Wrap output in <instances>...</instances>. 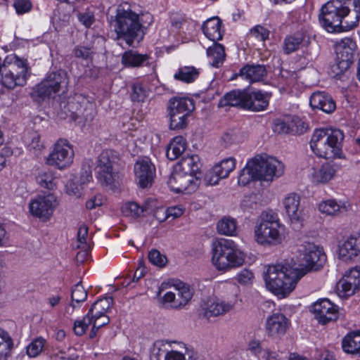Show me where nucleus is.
<instances>
[{
    "instance_id": "obj_1",
    "label": "nucleus",
    "mask_w": 360,
    "mask_h": 360,
    "mask_svg": "<svg viewBox=\"0 0 360 360\" xmlns=\"http://www.w3.org/2000/svg\"><path fill=\"white\" fill-rule=\"evenodd\" d=\"M359 18V0H330L321 7L319 15L321 26L328 32L352 30Z\"/></svg>"
},
{
    "instance_id": "obj_2",
    "label": "nucleus",
    "mask_w": 360,
    "mask_h": 360,
    "mask_svg": "<svg viewBox=\"0 0 360 360\" xmlns=\"http://www.w3.org/2000/svg\"><path fill=\"white\" fill-rule=\"evenodd\" d=\"M306 272L297 271L289 265L277 264L268 266L264 275L266 288L281 298L288 296Z\"/></svg>"
},
{
    "instance_id": "obj_3",
    "label": "nucleus",
    "mask_w": 360,
    "mask_h": 360,
    "mask_svg": "<svg viewBox=\"0 0 360 360\" xmlns=\"http://www.w3.org/2000/svg\"><path fill=\"white\" fill-rule=\"evenodd\" d=\"M284 172L283 163L274 158L266 159L255 157L249 161L240 170L238 175V184L246 186L252 180L270 182L278 178Z\"/></svg>"
},
{
    "instance_id": "obj_4",
    "label": "nucleus",
    "mask_w": 360,
    "mask_h": 360,
    "mask_svg": "<svg viewBox=\"0 0 360 360\" xmlns=\"http://www.w3.org/2000/svg\"><path fill=\"white\" fill-rule=\"evenodd\" d=\"M343 132L338 129H316L312 135L310 147L313 153L325 159L342 158Z\"/></svg>"
},
{
    "instance_id": "obj_5",
    "label": "nucleus",
    "mask_w": 360,
    "mask_h": 360,
    "mask_svg": "<svg viewBox=\"0 0 360 360\" xmlns=\"http://www.w3.org/2000/svg\"><path fill=\"white\" fill-rule=\"evenodd\" d=\"M120 160L119 153L112 149L103 150L98 155L96 160V176L102 186L114 189L120 186L121 177L115 168Z\"/></svg>"
},
{
    "instance_id": "obj_6",
    "label": "nucleus",
    "mask_w": 360,
    "mask_h": 360,
    "mask_svg": "<svg viewBox=\"0 0 360 360\" xmlns=\"http://www.w3.org/2000/svg\"><path fill=\"white\" fill-rule=\"evenodd\" d=\"M2 85L9 89L26 84L29 74V67L25 60L15 55L6 57L0 69Z\"/></svg>"
},
{
    "instance_id": "obj_7",
    "label": "nucleus",
    "mask_w": 360,
    "mask_h": 360,
    "mask_svg": "<svg viewBox=\"0 0 360 360\" xmlns=\"http://www.w3.org/2000/svg\"><path fill=\"white\" fill-rule=\"evenodd\" d=\"M68 84V77L66 71L58 70L49 72L45 78L35 85L30 93L34 101L41 102L51 98L60 91H64Z\"/></svg>"
},
{
    "instance_id": "obj_8",
    "label": "nucleus",
    "mask_w": 360,
    "mask_h": 360,
    "mask_svg": "<svg viewBox=\"0 0 360 360\" xmlns=\"http://www.w3.org/2000/svg\"><path fill=\"white\" fill-rule=\"evenodd\" d=\"M245 255L232 240H224L214 246L212 262L219 271H226L243 265Z\"/></svg>"
},
{
    "instance_id": "obj_9",
    "label": "nucleus",
    "mask_w": 360,
    "mask_h": 360,
    "mask_svg": "<svg viewBox=\"0 0 360 360\" xmlns=\"http://www.w3.org/2000/svg\"><path fill=\"white\" fill-rule=\"evenodd\" d=\"M113 26L117 35L123 37L129 46L141 32L139 16L131 9L121 6L117 9Z\"/></svg>"
},
{
    "instance_id": "obj_10",
    "label": "nucleus",
    "mask_w": 360,
    "mask_h": 360,
    "mask_svg": "<svg viewBox=\"0 0 360 360\" xmlns=\"http://www.w3.org/2000/svg\"><path fill=\"white\" fill-rule=\"evenodd\" d=\"M356 50V42L352 38L341 39L335 45L336 64L333 71L337 75L346 71L352 64Z\"/></svg>"
},
{
    "instance_id": "obj_11",
    "label": "nucleus",
    "mask_w": 360,
    "mask_h": 360,
    "mask_svg": "<svg viewBox=\"0 0 360 360\" xmlns=\"http://www.w3.org/2000/svg\"><path fill=\"white\" fill-rule=\"evenodd\" d=\"M298 251L303 255L305 268L297 269V271H303L307 274L309 271H318L326 262V255L323 248L314 243L305 242L300 245Z\"/></svg>"
},
{
    "instance_id": "obj_12",
    "label": "nucleus",
    "mask_w": 360,
    "mask_h": 360,
    "mask_svg": "<svg viewBox=\"0 0 360 360\" xmlns=\"http://www.w3.org/2000/svg\"><path fill=\"white\" fill-rule=\"evenodd\" d=\"M74 151L66 139H59L51 153L46 158V164L63 169L68 167L73 160Z\"/></svg>"
},
{
    "instance_id": "obj_13",
    "label": "nucleus",
    "mask_w": 360,
    "mask_h": 360,
    "mask_svg": "<svg viewBox=\"0 0 360 360\" xmlns=\"http://www.w3.org/2000/svg\"><path fill=\"white\" fill-rule=\"evenodd\" d=\"M57 205V198L49 193L32 199L29 203V210L32 215L45 222L51 218Z\"/></svg>"
},
{
    "instance_id": "obj_14",
    "label": "nucleus",
    "mask_w": 360,
    "mask_h": 360,
    "mask_svg": "<svg viewBox=\"0 0 360 360\" xmlns=\"http://www.w3.org/2000/svg\"><path fill=\"white\" fill-rule=\"evenodd\" d=\"M199 177L184 173L174 169V172L167 181L171 190L176 193H191L198 186Z\"/></svg>"
},
{
    "instance_id": "obj_15",
    "label": "nucleus",
    "mask_w": 360,
    "mask_h": 360,
    "mask_svg": "<svg viewBox=\"0 0 360 360\" xmlns=\"http://www.w3.org/2000/svg\"><path fill=\"white\" fill-rule=\"evenodd\" d=\"M134 170L139 187L146 188L152 186L155 176V167L149 158L138 160L134 165Z\"/></svg>"
},
{
    "instance_id": "obj_16",
    "label": "nucleus",
    "mask_w": 360,
    "mask_h": 360,
    "mask_svg": "<svg viewBox=\"0 0 360 360\" xmlns=\"http://www.w3.org/2000/svg\"><path fill=\"white\" fill-rule=\"evenodd\" d=\"M233 309V304L217 298L204 300L200 305V315L207 319L221 316Z\"/></svg>"
},
{
    "instance_id": "obj_17",
    "label": "nucleus",
    "mask_w": 360,
    "mask_h": 360,
    "mask_svg": "<svg viewBox=\"0 0 360 360\" xmlns=\"http://www.w3.org/2000/svg\"><path fill=\"white\" fill-rule=\"evenodd\" d=\"M236 163V159L232 157L222 160L206 174L205 176V183L208 185H215L218 184L221 179L227 178L229 174L235 169Z\"/></svg>"
},
{
    "instance_id": "obj_18",
    "label": "nucleus",
    "mask_w": 360,
    "mask_h": 360,
    "mask_svg": "<svg viewBox=\"0 0 360 360\" xmlns=\"http://www.w3.org/2000/svg\"><path fill=\"white\" fill-rule=\"evenodd\" d=\"M312 311L318 321L325 325L338 319V307L328 299H321L312 306Z\"/></svg>"
},
{
    "instance_id": "obj_19",
    "label": "nucleus",
    "mask_w": 360,
    "mask_h": 360,
    "mask_svg": "<svg viewBox=\"0 0 360 360\" xmlns=\"http://www.w3.org/2000/svg\"><path fill=\"white\" fill-rule=\"evenodd\" d=\"M176 292H166L162 297V300L165 303H170L172 308L180 309L189 302L193 293L191 288L185 284L176 288Z\"/></svg>"
},
{
    "instance_id": "obj_20",
    "label": "nucleus",
    "mask_w": 360,
    "mask_h": 360,
    "mask_svg": "<svg viewBox=\"0 0 360 360\" xmlns=\"http://www.w3.org/2000/svg\"><path fill=\"white\" fill-rule=\"evenodd\" d=\"M289 326V320L281 313H274L266 320V332L269 336L274 338L284 335Z\"/></svg>"
},
{
    "instance_id": "obj_21",
    "label": "nucleus",
    "mask_w": 360,
    "mask_h": 360,
    "mask_svg": "<svg viewBox=\"0 0 360 360\" xmlns=\"http://www.w3.org/2000/svg\"><path fill=\"white\" fill-rule=\"evenodd\" d=\"M281 226H257L255 238L257 243L262 245H277L281 243L284 236Z\"/></svg>"
},
{
    "instance_id": "obj_22",
    "label": "nucleus",
    "mask_w": 360,
    "mask_h": 360,
    "mask_svg": "<svg viewBox=\"0 0 360 360\" xmlns=\"http://www.w3.org/2000/svg\"><path fill=\"white\" fill-rule=\"evenodd\" d=\"M338 257L345 262L360 258V236H350L338 244Z\"/></svg>"
},
{
    "instance_id": "obj_23",
    "label": "nucleus",
    "mask_w": 360,
    "mask_h": 360,
    "mask_svg": "<svg viewBox=\"0 0 360 360\" xmlns=\"http://www.w3.org/2000/svg\"><path fill=\"white\" fill-rule=\"evenodd\" d=\"M271 94L260 90L248 92L246 94L245 110L254 112L264 110L267 108Z\"/></svg>"
},
{
    "instance_id": "obj_24",
    "label": "nucleus",
    "mask_w": 360,
    "mask_h": 360,
    "mask_svg": "<svg viewBox=\"0 0 360 360\" xmlns=\"http://www.w3.org/2000/svg\"><path fill=\"white\" fill-rule=\"evenodd\" d=\"M283 205L292 224H297L302 221L300 197L299 195L295 193L288 194L283 200Z\"/></svg>"
},
{
    "instance_id": "obj_25",
    "label": "nucleus",
    "mask_w": 360,
    "mask_h": 360,
    "mask_svg": "<svg viewBox=\"0 0 360 360\" xmlns=\"http://www.w3.org/2000/svg\"><path fill=\"white\" fill-rule=\"evenodd\" d=\"M309 104L313 109L321 110L328 114L332 113L336 108V103L332 96L324 91L313 93Z\"/></svg>"
},
{
    "instance_id": "obj_26",
    "label": "nucleus",
    "mask_w": 360,
    "mask_h": 360,
    "mask_svg": "<svg viewBox=\"0 0 360 360\" xmlns=\"http://www.w3.org/2000/svg\"><path fill=\"white\" fill-rule=\"evenodd\" d=\"M267 71L266 67L259 64H247L243 66L236 77L239 76L242 79L247 80L250 84L260 82L266 76Z\"/></svg>"
},
{
    "instance_id": "obj_27",
    "label": "nucleus",
    "mask_w": 360,
    "mask_h": 360,
    "mask_svg": "<svg viewBox=\"0 0 360 360\" xmlns=\"http://www.w3.org/2000/svg\"><path fill=\"white\" fill-rule=\"evenodd\" d=\"M202 30L206 37L214 43L223 38L222 21L219 17H212L207 20L203 23Z\"/></svg>"
},
{
    "instance_id": "obj_28",
    "label": "nucleus",
    "mask_w": 360,
    "mask_h": 360,
    "mask_svg": "<svg viewBox=\"0 0 360 360\" xmlns=\"http://www.w3.org/2000/svg\"><path fill=\"white\" fill-rule=\"evenodd\" d=\"M195 107L193 101L187 98L174 97L169 101L168 114L191 115Z\"/></svg>"
},
{
    "instance_id": "obj_29",
    "label": "nucleus",
    "mask_w": 360,
    "mask_h": 360,
    "mask_svg": "<svg viewBox=\"0 0 360 360\" xmlns=\"http://www.w3.org/2000/svg\"><path fill=\"white\" fill-rule=\"evenodd\" d=\"M247 91L233 90L226 94L219 101V106H233L245 109Z\"/></svg>"
},
{
    "instance_id": "obj_30",
    "label": "nucleus",
    "mask_w": 360,
    "mask_h": 360,
    "mask_svg": "<svg viewBox=\"0 0 360 360\" xmlns=\"http://www.w3.org/2000/svg\"><path fill=\"white\" fill-rule=\"evenodd\" d=\"M200 158L198 155H188L181 159L175 169L186 174L197 176V174L200 172Z\"/></svg>"
},
{
    "instance_id": "obj_31",
    "label": "nucleus",
    "mask_w": 360,
    "mask_h": 360,
    "mask_svg": "<svg viewBox=\"0 0 360 360\" xmlns=\"http://www.w3.org/2000/svg\"><path fill=\"white\" fill-rule=\"evenodd\" d=\"M149 59L148 54H141L137 51L129 50L123 53L121 63L126 68H139Z\"/></svg>"
},
{
    "instance_id": "obj_32",
    "label": "nucleus",
    "mask_w": 360,
    "mask_h": 360,
    "mask_svg": "<svg viewBox=\"0 0 360 360\" xmlns=\"http://www.w3.org/2000/svg\"><path fill=\"white\" fill-rule=\"evenodd\" d=\"M344 352L352 354H360V330L349 333L342 340Z\"/></svg>"
},
{
    "instance_id": "obj_33",
    "label": "nucleus",
    "mask_w": 360,
    "mask_h": 360,
    "mask_svg": "<svg viewBox=\"0 0 360 360\" xmlns=\"http://www.w3.org/2000/svg\"><path fill=\"white\" fill-rule=\"evenodd\" d=\"M165 360H202L199 358L198 354L193 350H189L184 345L180 346V350L167 352L165 354Z\"/></svg>"
},
{
    "instance_id": "obj_34",
    "label": "nucleus",
    "mask_w": 360,
    "mask_h": 360,
    "mask_svg": "<svg viewBox=\"0 0 360 360\" xmlns=\"http://www.w3.org/2000/svg\"><path fill=\"white\" fill-rule=\"evenodd\" d=\"M186 143L185 139L181 136L174 137L168 146L166 155L170 160L178 158L185 150Z\"/></svg>"
},
{
    "instance_id": "obj_35",
    "label": "nucleus",
    "mask_w": 360,
    "mask_h": 360,
    "mask_svg": "<svg viewBox=\"0 0 360 360\" xmlns=\"http://www.w3.org/2000/svg\"><path fill=\"white\" fill-rule=\"evenodd\" d=\"M207 55L210 58V63L212 66L219 68L225 59L224 47L218 43H214L212 46L207 49Z\"/></svg>"
},
{
    "instance_id": "obj_36",
    "label": "nucleus",
    "mask_w": 360,
    "mask_h": 360,
    "mask_svg": "<svg viewBox=\"0 0 360 360\" xmlns=\"http://www.w3.org/2000/svg\"><path fill=\"white\" fill-rule=\"evenodd\" d=\"M336 172L335 167L329 163L323 164L321 168L314 172L312 181L316 184H325L332 179Z\"/></svg>"
},
{
    "instance_id": "obj_37",
    "label": "nucleus",
    "mask_w": 360,
    "mask_h": 360,
    "mask_svg": "<svg viewBox=\"0 0 360 360\" xmlns=\"http://www.w3.org/2000/svg\"><path fill=\"white\" fill-rule=\"evenodd\" d=\"M112 304L113 299L112 297H105L98 299L92 304L88 311V314L91 316V318H98L101 315H105Z\"/></svg>"
},
{
    "instance_id": "obj_38",
    "label": "nucleus",
    "mask_w": 360,
    "mask_h": 360,
    "mask_svg": "<svg viewBox=\"0 0 360 360\" xmlns=\"http://www.w3.org/2000/svg\"><path fill=\"white\" fill-rule=\"evenodd\" d=\"M87 291L82 286L81 281L75 285L71 293L72 302L66 309V312L70 314H72L77 307L75 303L79 304L84 302L87 298Z\"/></svg>"
},
{
    "instance_id": "obj_39",
    "label": "nucleus",
    "mask_w": 360,
    "mask_h": 360,
    "mask_svg": "<svg viewBox=\"0 0 360 360\" xmlns=\"http://www.w3.org/2000/svg\"><path fill=\"white\" fill-rule=\"evenodd\" d=\"M200 71L193 66H184L179 68L174 74L175 79L185 82L191 83L194 82L199 76Z\"/></svg>"
},
{
    "instance_id": "obj_40",
    "label": "nucleus",
    "mask_w": 360,
    "mask_h": 360,
    "mask_svg": "<svg viewBox=\"0 0 360 360\" xmlns=\"http://www.w3.org/2000/svg\"><path fill=\"white\" fill-rule=\"evenodd\" d=\"M319 209L322 213L328 215L337 216L347 211L345 205H340L333 200H328L321 202Z\"/></svg>"
},
{
    "instance_id": "obj_41",
    "label": "nucleus",
    "mask_w": 360,
    "mask_h": 360,
    "mask_svg": "<svg viewBox=\"0 0 360 360\" xmlns=\"http://www.w3.org/2000/svg\"><path fill=\"white\" fill-rule=\"evenodd\" d=\"M36 181L41 187L49 190L56 187L54 173L50 169H41L36 176Z\"/></svg>"
},
{
    "instance_id": "obj_42",
    "label": "nucleus",
    "mask_w": 360,
    "mask_h": 360,
    "mask_svg": "<svg viewBox=\"0 0 360 360\" xmlns=\"http://www.w3.org/2000/svg\"><path fill=\"white\" fill-rule=\"evenodd\" d=\"M304 35L302 33H296L293 35L287 37L283 43V51L286 54H290L300 49L304 40Z\"/></svg>"
},
{
    "instance_id": "obj_43",
    "label": "nucleus",
    "mask_w": 360,
    "mask_h": 360,
    "mask_svg": "<svg viewBox=\"0 0 360 360\" xmlns=\"http://www.w3.org/2000/svg\"><path fill=\"white\" fill-rule=\"evenodd\" d=\"M65 192L68 195L75 198H79L83 195L84 186L79 184L77 176H71L65 185Z\"/></svg>"
},
{
    "instance_id": "obj_44",
    "label": "nucleus",
    "mask_w": 360,
    "mask_h": 360,
    "mask_svg": "<svg viewBox=\"0 0 360 360\" xmlns=\"http://www.w3.org/2000/svg\"><path fill=\"white\" fill-rule=\"evenodd\" d=\"M147 206H140L135 202H127L122 207V212L126 217L131 218L140 217L143 215V212L146 211Z\"/></svg>"
},
{
    "instance_id": "obj_45",
    "label": "nucleus",
    "mask_w": 360,
    "mask_h": 360,
    "mask_svg": "<svg viewBox=\"0 0 360 360\" xmlns=\"http://www.w3.org/2000/svg\"><path fill=\"white\" fill-rule=\"evenodd\" d=\"M13 345V340L8 333L0 328V360L7 358Z\"/></svg>"
},
{
    "instance_id": "obj_46",
    "label": "nucleus",
    "mask_w": 360,
    "mask_h": 360,
    "mask_svg": "<svg viewBox=\"0 0 360 360\" xmlns=\"http://www.w3.org/2000/svg\"><path fill=\"white\" fill-rule=\"evenodd\" d=\"M189 115L184 114H168L169 117V129L172 130H179L186 128L188 124V117Z\"/></svg>"
},
{
    "instance_id": "obj_47",
    "label": "nucleus",
    "mask_w": 360,
    "mask_h": 360,
    "mask_svg": "<svg viewBox=\"0 0 360 360\" xmlns=\"http://www.w3.org/2000/svg\"><path fill=\"white\" fill-rule=\"evenodd\" d=\"M148 96V91L141 83L134 84L131 95L133 101L143 102Z\"/></svg>"
},
{
    "instance_id": "obj_48",
    "label": "nucleus",
    "mask_w": 360,
    "mask_h": 360,
    "mask_svg": "<svg viewBox=\"0 0 360 360\" xmlns=\"http://www.w3.org/2000/svg\"><path fill=\"white\" fill-rule=\"evenodd\" d=\"M288 122L290 134H301L307 130V124L299 117L294 116Z\"/></svg>"
},
{
    "instance_id": "obj_49",
    "label": "nucleus",
    "mask_w": 360,
    "mask_h": 360,
    "mask_svg": "<svg viewBox=\"0 0 360 360\" xmlns=\"http://www.w3.org/2000/svg\"><path fill=\"white\" fill-rule=\"evenodd\" d=\"M45 343V340L42 338L34 339L27 347V354L30 357L37 356L42 351Z\"/></svg>"
},
{
    "instance_id": "obj_50",
    "label": "nucleus",
    "mask_w": 360,
    "mask_h": 360,
    "mask_svg": "<svg viewBox=\"0 0 360 360\" xmlns=\"http://www.w3.org/2000/svg\"><path fill=\"white\" fill-rule=\"evenodd\" d=\"M259 225H266L268 224L280 225L278 214L272 210L263 211L259 216Z\"/></svg>"
},
{
    "instance_id": "obj_51",
    "label": "nucleus",
    "mask_w": 360,
    "mask_h": 360,
    "mask_svg": "<svg viewBox=\"0 0 360 360\" xmlns=\"http://www.w3.org/2000/svg\"><path fill=\"white\" fill-rule=\"evenodd\" d=\"M92 321L93 318L88 313L82 320L75 321L73 328L75 333L79 336L84 335Z\"/></svg>"
},
{
    "instance_id": "obj_52",
    "label": "nucleus",
    "mask_w": 360,
    "mask_h": 360,
    "mask_svg": "<svg viewBox=\"0 0 360 360\" xmlns=\"http://www.w3.org/2000/svg\"><path fill=\"white\" fill-rule=\"evenodd\" d=\"M148 257L150 262L159 267H163L167 263V257L161 254L160 252L156 249L151 250L148 252Z\"/></svg>"
},
{
    "instance_id": "obj_53",
    "label": "nucleus",
    "mask_w": 360,
    "mask_h": 360,
    "mask_svg": "<svg viewBox=\"0 0 360 360\" xmlns=\"http://www.w3.org/2000/svg\"><path fill=\"white\" fill-rule=\"evenodd\" d=\"M338 289L340 291V295L342 297H349L359 290V288L354 286L352 283L342 278L338 283Z\"/></svg>"
},
{
    "instance_id": "obj_54",
    "label": "nucleus",
    "mask_w": 360,
    "mask_h": 360,
    "mask_svg": "<svg viewBox=\"0 0 360 360\" xmlns=\"http://www.w3.org/2000/svg\"><path fill=\"white\" fill-rule=\"evenodd\" d=\"M72 53L77 58L89 60L92 58L94 51L89 46H76L72 50Z\"/></svg>"
},
{
    "instance_id": "obj_55",
    "label": "nucleus",
    "mask_w": 360,
    "mask_h": 360,
    "mask_svg": "<svg viewBox=\"0 0 360 360\" xmlns=\"http://www.w3.org/2000/svg\"><path fill=\"white\" fill-rule=\"evenodd\" d=\"M342 279L345 280L353 284L354 286H356L359 289L360 288V268L355 267L351 269L348 272H347Z\"/></svg>"
},
{
    "instance_id": "obj_56",
    "label": "nucleus",
    "mask_w": 360,
    "mask_h": 360,
    "mask_svg": "<svg viewBox=\"0 0 360 360\" xmlns=\"http://www.w3.org/2000/svg\"><path fill=\"white\" fill-rule=\"evenodd\" d=\"M88 226H79L77 231L76 245H89L91 246V236L88 234Z\"/></svg>"
},
{
    "instance_id": "obj_57",
    "label": "nucleus",
    "mask_w": 360,
    "mask_h": 360,
    "mask_svg": "<svg viewBox=\"0 0 360 360\" xmlns=\"http://www.w3.org/2000/svg\"><path fill=\"white\" fill-rule=\"evenodd\" d=\"M236 279L240 285H250L254 279V274L248 269H243L237 274Z\"/></svg>"
},
{
    "instance_id": "obj_58",
    "label": "nucleus",
    "mask_w": 360,
    "mask_h": 360,
    "mask_svg": "<svg viewBox=\"0 0 360 360\" xmlns=\"http://www.w3.org/2000/svg\"><path fill=\"white\" fill-rule=\"evenodd\" d=\"M79 182L83 186L92 181V171L89 165H84L78 176Z\"/></svg>"
},
{
    "instance_id": "obj_59",
    "label": "nucleus",
    "mask_w": 360,
    "mask_h": 360,
    "mask_svg": "<svg viewBox=\"0 0 360 360\" xmlns=\"http://www.w3.org/2000/svg\"><path fill=\"white\" fill-rule=\"evenodd\" d=\"M250 34L259 41H265L269 38V31L261 25H256L251 29Z\"/></svg>"
},
{
    "instance_id": "obj_60",
    "label": "nucleus",
    "mask_w": 360,
    "mask_h": 360,
    "mask_svg": "<svg viewBox=\"0 0 360 360\" xmlns=\"http://www.w3.org/2000/svg\"><path fill=\"white\" fill-rule=\"evenodd\" d=\"M13 6L18 14H24L30 11L32 3L30 0H15Z\"/></svg>"
},
{
    "instance_id": "obj_61",
    "label": "nucleus",
    "mask_w": 360,
    "mask_h": 360,
    "mask_svg": "<svg viewBox=\"0 0 360 360\" xmlns=\"http://www.w3.org/2000/svg\"><path fill=\"white\" fill-rule=\"evenodd\" d=\"M76 248L79 249L80 250L77 253L76 255V261L77 263H83L86 260L90 250L91 249V246L89 245H76Z\"/></svg>"
},
{
    "instance_id": "obj_62",
    "label": "nucleus",
    "mask_w": 360,
    "mask_h": 360,
    "mask_svg": "<svg viewBox=\"0 0 360 360\" xmlns=\"http://www.w3.org/2000/svg\"><path fill=\"white\" fill-rule=\"evenodd\" d=\"M164 346L162 341H157L153 344L150 350V360H160V356L165 354V351L162 349Z\"/></svg>"
},
{
    "instance_id": "obj_63",
    "label": "nucleus",
    "mask_w": 360,
    "mask_h": 360,
    "mask_svg": "<svg viewBox=\"0 0 360 360\" xmlns=\"http://www.w3.org/2000/svg\"><path fill=\"white\" fill-rule=\"evenodd\" d=\"M44 144L40 141V136L39 134L34 133L32 136V140L28 145V148L30 150H32L34 153H38L44 148Z\"/></svg>"
},
{
    "instance_id": "obj_64",
    "label": "nucleus",
    "mask_w": 360,
    "mask_h": 360,
    "mask_svg": "<svg viewBox=\"0 0 360 360\" xmlns=\"http://www.w3.org/2000/svg\"><path fill=\"white\" fill-rule=\"evenodd\" d=\"M274 130L278 134H290L288 120L277 121L274 124Z\"/></svg>"
}]
</instances>
